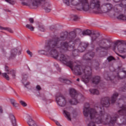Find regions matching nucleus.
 Segmentation results:
<instances>
[{"label": "nucleus", "mask_w": 126, "mask_h": 126, "mask_svg": "<svg viewBox=\"0 0 126 126\" xmlns=\"http://www.w3.org/2000/svg\"><path fill=\"white\" fill-rule=\"evenodd\" d=\"M76 80H77V81L79 82L80 79H79V78H77Z\"/></svg>", "instance_id": "53"}, {"label": "nucleus", "mask_w": 126, "mask_h": 126, "mask_svg": "<svg viewBox=\"0 0 126 126\" xmlns=\"http://www.w3.org/2000/svg\"><path fill=\"white\" fill-rule=\"evenodd\" d=\"M17 96H18V94H17Z\"/></svg>", "instance_id": "60"}, {"label": "nucleus", "mask_w": 126, "mask_h": 126, "mask_svg": "<svg viewBox=\"0 0 126 126\" xmlns=\"http://www.w3.org/2000/svg\"><path fill=\"white\" fill-rule=\"evenodd\" d=\"M119 96L118 93H114L110 98L109 97L102 98L100 101V105H97L94 108H90L89 103H86L83 109V114L85 117L90 115V119H87L86 122H89L88 126H96L95 124H102V125H108L109 126H114L120 116L125 117L121 119V123H118V126H124L126 124V104H123L120 106V110L117 113L111 116L110 114H107L105 119H104L106 112L104 107L108 108L110 106V101L111 104L115 103ZM120 115V116H119Z\"/></svg>", "instance_id": "1"}, {"label": "nucleus", "mask_w": 126, "mask_h": 126, "mask_svg": "<svg viewBox=\"0 0 126 126\" xmlns=\"http://www.w3.org/2000/svg\"><path fill=\"white\" fill-rule=\"evenodd\" d=\"M115 58L113 56H109L107 58L108 62H112V61H115Z\"/></svg>", "instance_id": "35"}, {"label": "nucleus", "mask_w": 126, "mask_h": 126, "mask_svg": "<svg viewBox=\"0 0 126 126\" xmlns=\"http://www.w3.org/2000/svg\"><path fill=\"white\" fill-rule=\"evenodd\" d=\"M32 3L33 6L36 7V8L39 7L40 5H41L46 12H50V11H51L50 8H48L51 5V4H50L49 0H34Z\"/></svg>", "instance_id": "10"}, {"label": "nucleus", "mask_w": 126, "mask_h": 126, "mask_svg": "<svg viewBox=\"0 0 126 126\" xmlns=\"http://www.w3.org/2000/svg\"><path fill=\"white\" fill-rule=\"evenodd\" d=\"M27 53L28 55H29L30 56V57H32L33 54H32V52H31L30 50H27Z\"/></svg>", "instance_id": "40"}, {"label": "nucleus", "mask_w": 126, "mask_h": 126, "mask_svg": "<svg viewBox=\"0 0 126 126\" xmlns=\"http://www.w3.org/2000/svg\"><path fill=\"white\" fill-rule=\"evenodd\" d=\"M2 52H3V53H4V52H5V50H4V49H2Z\"/></svg>", "instance_id": "55"}, {"label": "nucleus", "mask_w": 126, "mask_h": 126, "mask_svg": "<svg viewBox=\"0 0 126 126\" xmlns=\"http://www.w3.org/2000/svg\"><path fill=\"white\" fill-rule=\"evenodd\" d=\"M71 17L73 18V20H74V21H76V20L78 19V17L75 15H72Z\"/></svg>", "instance_id": "36"}, {"label": "nucleus", "mask_w": 126, "mask_h": 126, "mask_svg": "<svg viewBox=\"0 0 126 126\" xmlns=\"http://www.w3.org/2000/svg\"><path fill=\"white\" fill-rule=\"evenodd\" d=\"M125 34H126V31H125Z\"/></svg>", "instance_id": "58"}, {"label": "nucleus", "mask_w": 126, "mask_h": 126, "mask_svg": "<svg viewBox=\"0 0 126 126\" xmlns=\"http://www.w3.org/2000/svg\"><path fill=\"white\" fill-rule=\"evenodd\" d=\"M119 6L121 7H126V0H121V3L119 4Z\"/></svg>", "instance_id": "28"}, {"label": "nucleus", "mask_w": 126, "mask_h": 126, "mask_svg": "<svg viewBox=\"0 0 126 126\" xmlns=\"http://www.w3.org/2000/svg\"><path fill=\"white\" fill-rule=\"evenodd\" d=\"M20 103L23 107H26L27 106V103H26L25 101H23V100H20Z\"/></svg>", "instance_id": "33"}, {"label": "nucleus", "mask_w": 126, "mask_h": 126, "mask_svg": "<svg viewBox=\"0 0 126 126\" xmlns=\"http://www.w3.org/2000/svg\"><path fill=\"white\" fill-rule=\"evenodd\" d=\"M96 64H97L96 66H98L99 65V63H97Z\"/></svg>", "instance_id": "54"}, {"label": "nucleus", "mask_w": 126, "mask_h": 126, "mask_svg": "<svg viewBox=\"0 0 126 126\" xmlns=\"http://www.w3.org/2000/svg\"><path fill=\"white\" fill-rule=\"evenodd\" d=\"M116 54L117 55H118V56H119V57H120V58H122V59H123V60H125V59L126 58V55H121L118 53H116Z\"/></svg>", "instance_id": "38"}, {"label": "nucleus", "mask_w": 126, "mask_h": 126, "mask_svg": "<svg viewBox=\"0 0 126 126\" xmlns=\"http://www.w3.org/2000/svg\"><path fill=\"white\" fill-rule=\"evenodd\" d=\"M38 29L41 32H45L46 31V29H45V26L42 24H39L38 25Z\"/></svg>", "instance_id": "25"}, {"label": "nucleus", "mask_w": 126, "mask_h": 126, "mask_svg": "<svg viewBox=\"0 0 126 126\" xmlns=\"http://www.w3.org/2000/svg\"><path fill=\"white\" fill-rule=\"evenodd\" d=\"M5 71H6L7 73H2V75L4 78H5V79H6V80H9V76H8V75L7 74H11L13 79L15 78V71H14V70H10L9 67H8V66H7V65L5 66Z\"/></svg>", "instance_id": "13"}, {"label": "nucleus", "mask_w": 126, "mask_h": 126, "mask_svg": "<svg viewBox=\"0 0 126 126\" xmlns=\"http://www.w3.org/2000/svg\"><path fill=\"white\" fill-rule=\"evenodd\" d=\"M0 74H1V72H0Z\"/></svg>", "instance_id": "59"}, {"label": "nucleus", "mask_w": 126, "mask_h": 126, "mask_svg": "<svg viewBox=\"0 0 126 126\" xmlns=\"http://www.w3.org/2000/svg\"><path fill=\"white\" fill-rule=\"evenodd\" d=\"M59 49V51L57 50V53H58V57L57 58H54L55 60H59L60 62H62L63 63L66 64L67 66H69L72 70L73 73L76 75H80L82 74V72H84V69H85V67L83 66L81 67L79 66L76 62L73 63L72 62L69 61V57L67 55H63L62 54V53L64 52H61V50H60V48Z\"/></svg>", "instance_id": "3"}, {"label": "nucleus", "mask_w": 126, "mask_h": 126, "mask_svg": "<svg viewBox=\"0 0 126 126\" xmlns=\"http://www.w3.org/2000/svg\"><path fill=\"white\" fill-rule=\"evenodd\" d=\"M94 56H95V53L94 52L89 51L83 57V60H84L85 61H88L89 63L88 64L89 66H81L78 64L79 65V66H81V67H83V66L85 67L84 72H83L80 75H82L83 73H85V76L84 80L86 81V82H88V81H89V78L91 77V66L93 63L92 58L94 57Z\"/></svg>", "instance_id": "5"}, {"label": "nucleus", "mask_w": 126, "mask_h": 126, "mask_svg": "<svg viewBox=\"0 0 126 126\" xmlns=\"http://www.w3.org/2000/svg\"><path fill=\"white\" fill-rule=\"evenodd\" d=\"M5 0V1H6V2H8L10 4L13 5L15 4V2L12 0Z\"/></svg>", "instance_id": "32"}, {"label": "nucleus", "mask_w": 126, "mask_h": 126, "mask_svg": "<svg viewBox=\"0 0 126 126\" xmlns=\"http://www.w3.org/2000/svg\"><path fill=\"white\" fill-rule=\"evenodd\" d=\"M117 18L120 20H126V16L123 14H120L119 16L117 17Z\"/></svg>", "instance_id": "30"}, {"label": "nucleus", "mask_w": 126, "mask_h": 126, "mask_svg": "<svg viewBox=\"0 0 126 126\" xmlns=\"http://www.w3.org/2000/svg\"><path fill=\"white\" fill-rule=\"evenodd\" d=\"M120 74H122V72H121L120 73Z\"/></svg>", "instance_id": "57"}, {"label": "nucleus", "mask_w": 126, "mask_h": 126, "mask_svg": "<svg viewBox=\"0 0 126 126\" xmlns=\"http://www.w3.org/2000/svg\"><path fill=\"white\" fill-rule=\"evenodd\" d=\"M21 1H23V0H20Z\"/></svg>", "instance_id": "56"}, {"label": "nucleus", "mask_w": 126, "mask_h": 126, "mask_svg": "<svg viewBox=\"0 0 126 126\" xmlns=\"http://www.w3.org/2000/svg\"><path fill=\"white\" fill-rule=\"evenodd\" d=\"M17 53H18V55H21V48H17L12 49L11 50L10 55L9 57V59L13 60V59H15Z\"/></svg>", "instance_id": "15"}, {"label": "nucleus", "mask_w": 126, "mask_h": 126, "mask_svg": "<svg viewBox=\"0 0 126 126\" xmlns=\"http://www.w3.org/2000/svg\"><path fill=\"white\" fill-rule=\"evenodd\" d=\"M29 21L31 24H33L34 23V19L33 18H29Z\"/></svg>", "instance_id": "37"}, {"label": "nucleus", "mask_w": 126, "mask_h": 126, "mask_svg": "<svg viewBox=\"0 0 126 126\" xmlns=\"http://www.w3.org/2000/svg\"><path fill=\"white\" fill-rule=\"evenodd\" d=\"M36 89H37V90H38V91H40V90H41L42 88H41L40 85H37L36 86Z\"/></svg>", "instance_id": "41"}, {"label": "nucleus", "mask_w": 126, "mask_h": 126, "mask_svg": "<svg viewBox=\"0 0 126 126\" xmlns=\"http://www.w3.org/2000/svg\"><path fill=\"white\" fill-rule=\"evenodd\" d=\"M9 117L10 118V120H11V122L13 125V126H16V119H15V117H14V115H13L12 113H10L9 114Z\"/></svg>", "instance_id": "19"}, {"label": "nucleus", "mask_w": 126, "mask_h": 126, "mask_svg": "<svg viewBox=\"0 0 126 126\" xmlns=\"http://www.w3.org/2000/svg\"><path fill=\"white\" fill-rule=\"evenodd\" d=\"M59 80L63 83H65V84H70V81H69V80L60 78Z\"/></svg>", "instance_id": "29"}, {"label": "nucleus", "mask_w": 126, "mask_h": 126, "mask_svg": "<svg viewBox=\"0 0 126 126\" xmlns=\"http://www.w3.org/2000/svg\"><path fill=\"white\" fill-rule=\"evenodd\" d=\"M119 43H121V45L120 46L118 47L117 49L118 51L121 53H126V40H117V41L115 43L113 51H114V52L116 51V47H117V45H118Z\"/></svg>", "instance_id": "11"}, {"label": "nucleus", "mask_w": 126, "mask_h": 126, "mask_svg": "<svg viewBox=\"0 0 126 126\" xmlns=\"http://www.w3.org/2000/svg\"><path fill=\"white\" fill-rule=\"evenodd\" d=\"M5 11H7L8 12H10V10H8V9H5L4 10Z\"/></svg>", "instance_id": "51"}, {"label": "nucleus", "mask_w": 126, "mask_h": 126, "mask_svg": "<svg viewBox=\"0 0 126 126\" xmlns=\"http://www.w3.org/2000/svg\"><path fill=\"white\" fill-rule=\"evenodd\" d=\"M104 78L106 80H112V78H111V77L110 76H107V75H105L104 76Z\"/></svg>", "instance_id": "39"}, {"label": "nucleus", "mask_w": 126, "mask_h": 126, "mask_svg": "<svg viewBox=\"0 0 126 126\" xmlns=\"http://www.w3.org/2000/svg\"><path fill=\"white\" fill-rule=\"evenodd\" d=\"M56 100L58 105L60 107H64L66 104V99L62 94H59L56 95Z\"/></svg>", "instance_id": "12"}, {"label": "nucleus", "mask_w": 126, "mask_h": 126, "mask_svg": "<svg viewBox=\"0 0 126 126\" xmlns=\"http://www.w3.org/2000/svg\"><path fill=\"white\" fill-rule=\"evenodd\" d=\"M88 0H71V3L72 5H76L77 10L89 11L91 9V1Z\"/></svg>", "instance_id": "7"}, {"label": "nucleus", "mask_w": 126, "mask_h": 126, "mask_svg": "<svg viewBox=\"0 0 126 126\" xmlns=\"http://www.w3.org/2000/svg\"><path fill=\"white\" fill-rule=\"evenodd\" d=\"M50 30H51L52 31H53V30H55L56 29L55 28V26H51L50 27Z\"/></svg>", "instance_id": "45"}, {"label": "nucleus", "mask_w": 126, "mask_h": 126, "mask_svg": "<svg viewBox=\"0 0 126 126\" xmlns=\"http://www.w3.org/2000/svg\"><path fill=\"white\" fill-rule=\"evenodd\" d=\"M94 31H90L89 30H87L83 32V35L84 36H86V35H88V36H90V37L91 36V34L93 33Z\"/></svg>", "instance_id": "21"}, {"label": "nucleus", "mask_w": 126, "mask_h": 126, "mask_svg": "<svg viewBox=\"0 0 126 126\" xmlns=\"http://www.w3.org/2000/svg\"><path fill=\"white\" fill-rule=\"evenodd\" d=\"M91 8L92 10H94L96 12L101 13L103 10L106 11V12L112 11L113 6V4L109 2L102 3L100 0H92Z\"/></svg>", "instance_id": "4"}, {"label": "nucleus", "mask_w": 126, "mask_h": 126, "mask_svg": "<svg viewBox=\"0 0 126 126\" xmlns=\"http://www.w3.org/2000/svg\"><path fill=\"white\" fill-rule=\"evenodd\" d=\"M76 38V32L72 31L62 32L59 37L54 39L51 43V49L59 48L61 53L67 51L72 52L74 57L78 56L79 52L82 53L89 46L88 42H82L79 38Z\"/></svg>", "instance_id": "2"}, {"label": "nucleus", "mask_w": 126, "mask_h": 126, "mask_svg": "<svg viewBox=\"0 0 126 126\" xmlns=\"http://www.w3.org/2000/svg\"><path fill=\"white\" fill-rule=\"evenodd\" d=\"M69 94L72 99H70L68 102L71 105H76V104L79 103V101H81L84 98L83 95L78 94L76 91L74 89H70Z\"/></svg>", "instance_id": "9"}, {"label": "nucleus", "mask_w": 126, "mask_h": 126, "mask_svg": "<svg viewBox=\"0 0 126 126\" xmlns=\"http://www.w3.org/2000/svg\"><path fill=\"white\" fill-rule=\"evenodd\" d=\"M83 81L85 82V83H88L89 82V80H90V79H91L92 81V83H93V84H95L97 85L98 84L100 81H101V77H100V76H95L94 77H92V71L91 70V77L90 78H89V80L88 82H86V81L84 80V79H85V73H83ZM92 78V79H91Z\"/></svg>", "instance_id": "14"}, {"label": "nucleus", "mask_w": 126, "mask_h": 126, "mask_svg": "<svg viewBox=\"0 0 126 126\" xmlns=\"http://www.w3.org/2000/svg\"><path fill=\"white\" fill-rule=\"evenodd\" d=\"M27 78H28V76L26 74H25L23 76V80H22V84L24 85L25 87H27V86H28V85H30V82H28L26 84H24V81L25 80H27Z\"/></svg>", "instance_id": "20"}, {"label": "nucleus", "mask_w": 126, "mask_h": 126, "mask_svg": "<svg viewBox=\"0 0 126 126\" xmlns=\"http://www.w3.org/2000/svg\"><path fill=\"white\" fill-rule=\"evenodd\" d=\"M72 114L73 115V118H75V116L77 115L76 111L74 110L72 112Z\"/></svg>", "instance_id": "44"}, {"label": "nucleus", "mask_w": 126, "mask_h": 126, "mask_svg": "<svg viewBox=\"0 0 126 126\" xmlns=\"http://www.w3.org/2000/svg\"><path fill=\"white\" fill-rule=\"evenodd\" d=\"M122 91L125 92L126 91V83L125 84V86L122 88Z\"/></svg>", "instance_id": "43"}, {"label": "nucleus", "mask_w": 126, "mask_h": 126, "mask_svg": "<svg viewBox=\"0 0 126 126\" xmlns=\"http://www.w3.org/2000/svg\"><path fill=\"white\" fill-rule=\"evenodd\" d=\"M3 110H2V107H0V113H2Z\"/></svg>", "instance_id": "49"}, {"label": "nucleus", "mask_w": 126, "mask_h": 126, "mask_svg": "<svg viewBox=\"0 0 126 126\" xmlns=\"http://www.w3.org/2000/svg\"><path fill=\"white\" fill-rule=\"evenodd\" d=\"M12 105L13 106V107H15V108L17 107L18 106V104L16 102V101L13 103H12Z\"/></svg>", "instance_id": "42"}, {"label": "nucleus", "mask_w": 126, "mask_h": 126, "mask_svg": "<svg viewBox=\"0 0 126 126\" xmlns=\"http://www.w3.org/2000/svg\"><path fill=\"white\" fill-rule=\"evenodd\" d=\"M99 36H100V34H99V33H96L94 31L91 35V38L92 41L93 42H95V41H97Z\"/></svg>", "instance_id": "16"}, {"label": "nucleus", "mask_w": 126, "mask_h": 126, "mask_svg": "<svg viewBox=\"0 0 126 126\" xmlns=\"http://www.w3.org/2000/svg\"><path fill=\"white\" fill-rule=\"evenodd\" d=\"M115 2H119V1L121 2V0H113Z\"/></svg>", "instance_id": "50"}, {"label": "nucleus", "mask_w": 126, "mask_h": 126, "mask_svg": "<svg viewBox=\"0 0 126 126\" xmlns=\"http://www.w3.org/2000/svg\"><path fill=\"white\" fill-rule=\"evenodd\" d=\"M56 38H59L58 36L55 37L49 40L45 47L44 50H40L38 51V53L39 55H45L46 53L49 54V55H51V56L54 58V59H57L58 57H59V53H58V50L57 49H59L58 47H55L54 50L52 49V43L54 41Z\"/></svg>", "instance_id": "6"}, {"label": "nucleus", "mask_w": 126, "mask_h": 126, "mask_svg": "<svg viewBox=\"0 0 126 126\" xmlns=\"http://www.w3.org/2000/svg\"><path fill=\"white\" fill-rule=\"evenodd\" d=\"M63 114H64L65 117L67 118V120L69 121H71V118H70V113L67 112L66 110H63Z\"/></svg>", "instance_id": "23"}, {"label": "nucleus", "mask_w": 126, "mask_h": 126, "mask_svg": "<svg viewBox=\"0 0 126 126\" xmlns=\"http://www.w3.org/2000/svg\"><path fill=\"white\" fill-rule=\"evenodd\" d=\"M26 28H28V29H30L31 31H34V29H35V28L33 27V25L32 24H27L26 25Z\"/></svg>", "instance_id": "27"}, {"label": "nucleus", "mask_w": 126, "mask_h": 126, "mask_svg": "<svg viewBox=\"0 0 126 126\" xmlns=\"http://www.w3.org/2000/svg\"><path fill=\"white\" fill-rule=\"evenodd\" d=\"M54 65L55 66H56V67H57V68L59 67V64L57 63H54Z\"/></svg>", "instance_id": "48"}, {"label": "nucleus", "mask_w": 126, "mask_h": 126, "mask_svg": "<svg viewBox=\"0 0 126 126\" xmlns=\"http://www.w3.org/2000/svg\"><path fill=\"white\" fill-rule=\"evenodd\" d=\"M97 44L99 47L96 48V52H99V51H109L112 48L111 41L108 39L102 38L97 41Z\"/></svg>", "instance_id": "8"}, {"label": "nucleus", "mask_w": 126, "mask_h": 126, "mask_svg": "<svg viewBox=\"0 0 126 126\" xmlns=\"http://www.w3.org/2000/svg\"><path fill=\"white\" fill-rule=\"evenodd\" d=\"M27 124L29 126H38L35 121L33 120L32 117L29 116L27 121Z\"/></svg>", "instance_id": "18"}, {"label": "nucleus", "mask_w": 126, "mask_h": 126, "mask_svg": "<svg viewBox=\"0 0 126 126\" xmlns=\"http://www.w3.org/2000/svg\"><path fill=\"white\" fill-rule=\"evenodd\" d=\"M119 6H120V4L116 5L113 8V9L115 12H120L121 11L119 9Z\"/></svg>", "instance_id": "31"}, {"label": "nucleus", "mask_w": 126, "mask_h": 126, "mask_svg": "<svg viewBox=\"0 0 126 126\" xmlns=\"http://www.w3.org/2000/svg\"><path fill=\"white\" fill-rule=\"evenodd\" d=\"M10 101L11 102V104H13L14 103H15L16 102V101L13 99H10Z\"/></svg>", "instance_id": "46"}, {"label": "nucleus", "mask_w": 126, "mask_h": 126, "mask_svg": "<svg viewBox=\"0 0 126 126\" xmlns=\"http://www.w3.org/2000/svg\"><path fill=\"white\" fill-rule=\"evenodd\" d=\"M122 72H124L125 73V75L123 76H121V75L119 73H117V76L118 78V79H124V78H126V71L123 70Z\"/></svg>", "instance_id": "26"}, {"label": "nucleus", "mask_w": 126, "mask_h": 126, "mask_svg": "<svg viewBox=\"0 0 126 126\" xmlns=\"http://www.w3.org/2000/svg\"><path fill=\"white\" fill-rule=\"evenodd\" d=\"M31 2H30V1H28V2H22V4L23 5H26V6H29L31 8H36L34 5H33V2L34 1V0H32Z\"/></svg>", "instance_id": "17"}, {"label": "nucleus", "mask_w": 126, "mask_h": 126, "mask_svg": "<svg viewBox=\"0 0 126 126\" xmlns=\"http://www.w3.org/2000/svg\"><path fill=\"white\" fill-rule=\"evenodd\" d=\"M90 93L94 94V95H99V91L97 89H91L89 90Z\"/></svg>", "instance_id": "22"}, {"label": "nucleus", "mask_w": 126, "mask_h": 126, "mask_svg": "<svg viewBox=\"0 0 126 126\" xmlns=\"http://www.w3.org/2000/svg\"><path fill=\"white\" fill-rule=\"evenodd\" d=\"M126 97L124 96V95H122L121 96V98H119V100H125V99H126Z\"/></svg>", "instance_id": "47"}, {"label": "nucleus", "mask_w": 126, "mask_h": 126, "mask_svg": "<svg viewBox=\"0 0 126 126\" xmlns=\"http://www.w3.org/2000/svg\"><path fill=\"white\" fill-rule=\"evenodd\" d=\"M0 30H6L10 33H13V31L10 28H3V27L0 26Z\"/></svg>", "instance_id": "24"}, {"label": "nucleus", "mask_w": 126, "mask_h": 126, "mask_svg": "<svg viewBox=\"0 0 126 126\" xmlns=\"http://www.w3.org/2000/svg\"><path fill=\"white\" fill-rule=\"evenodd\" d=\"M36 96H37V97H39V96H40V94L39 93V94H37Z\"/></svg>", "instance_id": "52"}, {"label": "nucleus", "mask_w": 126, "mask_h": 126, "mask_svg": "<svg viewBox=\"0 0 126 126\" xmlns=\"http://www.w3.org/2000/svg\"><path fill=\"white\" fill-rule=\"evenodd\" d=\"M63 2L67 5V6H69V0H63Z\"/></svg>", "instance_id": "34"}]
</instances>
